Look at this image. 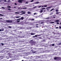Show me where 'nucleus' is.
I'll return each instance as SVG.
<instances>
[{"label":"nucleus","mask_w":61,"mask_h":61,"mask_svg":"<svg viewBox=\"0 0 61 61\" xmlns=\"http://www.w3.org/2000/svg\"><path fill=\"white\" fill-rule=\"evenodd\" d=\"M31 42L30 43L31 44V45H34L35 44V42L33 41L32 40L30 41Z\"/></svg>","instance_id":"nucleus-1"},{"label":"nucleus","mask_w":61,"mask_h":61,"mask_svg":"<svg viewBox=\"0 0 61 61\" xmlns=\"http://www.w3.org/2000/svg\"><path fill=\"white\" fill-rule=\"evenodd\" d=\"M6 22H9V23H12L13 22V21L12 20H6Z\"/></svg>","instance_id":"nucleus-2"},{"label":"nucleus","mask_w":61,"mask_h":61,"mask_svg":"<svg viewBox=\"0 0 61 61\" xmlns=\"http://www.w3.org/2000/svg\"><path fill=\"white\" fill-rule=\"evenodd\" d=\"M23 1H24L22 0H19L18 1V2L20 3H22V2H23Z\"/></svg>","instance_id":"nucleus-3"},{"label":"nucleus","mask_w":61,"mask_h":61,"mask_svg":"<svg viewBox=\"0 0 61 61\" xmlns=\"http://www.w3.org/2000/svg\"><path fill=\"white\" fill-rule=\"evenodd\" d=\"M33 57L34 58V57H35V58L36 59H38V58H39V57L37 56H34Z\"/></svg>","instance_id":"nucleus-4"},{"label":"nucleus","mask_w":61,"mask_h":61,"mask_svg":"<svg viewBox=\"0 0 61 61\" xmlns=\"http://www.w3.org/2000/svg\"><path fill=\"white\" fill-rule=\"evenodd\" d=\"M16 53V51H12V52H11V53H11L10 52V54H11V55H12V54H13V53Z\"/></svg>","instance_id":"nucleus-5"},{"label":"nucleus","mask_w":61,"mask_h":61,"mask_svg":"<svg viewBox=\"0 0 61 61\" xmlns=\"http://www.w3.org/2000/svg\"><path fill=\"white\" fill-rule=\"evenodd\" d=\"M40 24H43V23H44V21H43V20H41L40 21Z\"/></svg>","instance_id":"nucleus-6"},{"label":"nucleus","mask_w":61,"mask_h":61,"mask_svg":"<svg viewBox=\"0 0 61 61\" xmlns=\"http://www.w3.org/2000/svg\"><path fill=\"white\" fill-rule=\"evenodd\" d=\"M56 15H53V16H52V17H53V18H56Z\"/></svg>","instance_id":"nucleus-7"},{"label":"nucleus","mask_w":61,"mask_h":61,"mask_svg":"<svg viewBox=\"0 0 61 61\" xmlns=\"http://www.w3.org/2000/svg\"><path fill=\"white\" fill-rule=\"evenodd\" d=\"M59 57H56L54 58V60H56V59H58V58Z\"/></svg>","instance_id":"nucleus-8"},{"label":"nucleus","mask_w":61,"mask_h":61,"mask_svg":"<svg viewBox=\"0 0 61 61\" xmlns=\"http://www.w3.org/2000/svg\"><path fill=\"white\" fill-rule=\"evenodd\" d=\"M54 22H55L56 23V22H59V21L58 20H55Z\"/></svg>","instance_id":"nucleus-9"},{"label":"nucleus","mask_w":61,"mask_h":61,"mask_svg":"<svg viewBox=\"0 0 61 61\" xmlns=\"http://www.w3.org/2000/svg\"><path fill=\"white\" fill-rule=\"evenodd\" d=\"M24 17H22L21 18L20 20H24Z\"/></svg>","instance_id":"nucleus-10"},{"label":"nucleus","mask_w":61,"mask_h":61,"mask_svg":"<svg viewBox=\"0 0 61 61\" xmlns=\"http://www.w3.org/2000/svg\"><path fill=\"white\" fill-rule=\"evenodd\" d=\"M43 12V10H41L40 11V13H42Z\"/></svg>","instance_id":"nucleus-11"},{"label":"nucleus","mask_w":61,"mask_h":61,"mask_svg":"<svg viewBox=\"0 0 61 61\" xmlns=\"http://www.w3.org/2000/svg\"><path fill=\"white\" fill-rule=\"evenodd\" d=\"M36 3H35V4H38L39 3V2L38 1H36Z\"/></svg>","instance_id":"nucleus-12"},{"label":"nucleus","mask_w":61,"mask_h":61,"mask_svg":"<svg viewBox=\"0 0 61 61\" xmlns=\"http://www.w3.org/2000/svg\"><path fill=\"white\" fill-rule=\"evenodd\" d=\"M27 13L28 14H32V13H31V12H28Z\"/></svg>","instance_id":"nucleus-13"},{"label":"nucleus","mask_w":61,"mask_h":61,"mask_svg":"<svg viewBox=\"0 0 61 61\" xmlns=\"http://www.w3.org/2000/svg\"><path fill=\"white\" fill-rule=\"evenodd\" d=\"M25 14V13H21L20 14V15H24V14Z\"/></svg>","instance_id":"nucleus-14"},{"label":"nucleus","mask_w":61,"mask_h":61,"mask_svg":"<svg viewBox=\"0 0 61 61\" xmlns=\"http://www.w3.org/2000/svg\"><path fill=\"white\" fill-rule=\"evenodd\" d=\"M54 8H53L52 9H51V10H50V12H51V11H53V10H54Z\"/></svg>","instance_id":"nucleus-15"},{"label":"nucleus","mask_w":61,"mask_h":61,"mask_svg":"<svg viewBox=\"0 0 61 61\" xmlns=\"http://www.w3.org/2000/svg\"><path fill=\"white\" fill-rule=\"evenodd\" d=\"M56 14H60V12H57L56 13Z\"/></svg>","instance_id":"nucleus-16"},{"label":"nucleus","mask_w":61,"mask_h":61,"mask_svg":"<svg viewBox=\"0 0 61 61\" xmlns=\"http://www.w3.org/2000/svg\"><path fill=\"white\" fill-rule=\"evenodd\" d=\"M20 17L19 16H18L16 17H15V18H19V17Z\"/></svg>","instance_id":"nucleus-17"},{"label":"nucleus","mask_w":61,"mask_h":61,"mask_svg":"<svg viewBox=\"0 0 61 61\" xmlns=\"http://www.w3.org/2000/svg\"><path fill=\"white\" fill-rule=\"evenodd\" d=\"M22 33V32L21 31H19V33L18 34H21Z\"/></svg>","instance_id":"nucleus-18"},{"label":"nucleus","mask_w":61,"mask_h":61,"mask_svg":"<svg viewBox=\"0 0 61 61\" xmlns=\"http://www.w3.org/2000/svg\"><path fill=\"white\" fill-rule=\"evenodd\" d=\"M35 33H31V35H35Z\"/></svg>","instance_id":"nucleus-19"},{"label":"nucleus","mask_w":61,"mask_h":61,"mask_svg":"<svg viewBox=\"0 0 61 61\" xmlns=\"http://www.w3.org/2000/svg\"><path fill=\"white\" fill-rule=\"evenodd\" d=\"M52 6L50 7H48L46 8V9H47L48 8H51V7H52Z\"/></svg>","instance_id":"nucleus-20"},{"label":"nucleus","mask_w":61,"mask_h":61,"mask_svg":"<svg viewBox=\"0 0 61 61\" xmlns=\"http://www.w3.org/2000/svg\"><path fill=\"white\" fill-rule=\"evenodd\" d=\"M53 12H52L50 14V15H53Z\"/></svg>","instance_id":"nucleus-21"},{"label":"nucleus","mask_w":61,"mask_h":61,"mask_svg":"<svg viewBox=\"0 0 61 61\" xmlns=\"http://www.w3.org/2000/svg\"><path fill=\"white\" fill-rule=\"evenodd\" d=\"M26 8H27L26 7H25V8H23V9H26Z\"/></svg>","instance_id":"nucleus-22"},{"label":"nucleus","mask_w":61,"mask_h":61,"mask_svg":"<svg viewBox=\"0 0 61 61\" xmlns=\"http://www.w3.org/2000/svg\"><path fill=\"white\" fill-rule=\"evenodd\" d=\"M46 9V8H42L41 9V10H44V9Z\"/></svg>","instance_id":"nucleus-23"},{"label":"nucleus","mask_w":61,"mask_h":61,"mask_svg":"<svg viewBox=\"0 0 61 61\" xmlns=\"http://www.w3.org/2000/svg\"><path fill=\"white\" fill-rule=\"evenodd\" d=\"M7 8H11V6H7Z\"/></svg>","instance_id":"nucleus-24"},{"label":"nucleus","mask_w":61,"mask_h":61,"mask_svg":"<svg viewBox=\"0 0 61 61\" xmlns=\"http://www.w3.org/2000/svg\"><path fill=\"white\" fill-rule=\"evenodd\" d=\"M0 16H4V15L1 14H0Z\"/></svg>","instance_id":"nucleus-25"},{"label":"nucleus","mask_w":61,"mask_h":61,"mask_svg":"<svg viewBox=\"0 0 61 61\" xmlns=\"http://www.w3.org/2000/svg\"><path fill=\"white\" fill-rule=\"evenodd\" d=\"M25 11H22L20 12V13H25Z\"/></svg>","instance_id":"nucleus-26"},{"label":"nucleus","mask_w":61,"mask_h":61,"mask_svg":"<svg viewBox=\"0 0 61 61\" xmlns=\"http://www.w3.org/2000/svg\"><path fill=\"white\" fill-rule=\"evenodd\" d=\"M21 20V19H18L17 20Z\"/></svg>","instance_id":"nucleus-27"},{"label":"nucleus","mask_w":61,"mask_h":61,"mask_svg":"<svg viewBox=\"0 0 61 61\" xmlns=\"http://www.w3.org/2000/svg\"><path fill=\"white\" fill-rule=\"evenodd\" d=\"M56 12H58V10H56Z\"/></svg>","instance_id":"nucleus-28"},{"label":"nucleus","mask_w":61,"mask_h":61,"mask_svg":"<svg viewBox=\"0 0 61 61\" xmlns=\"http://www.w3.org/2000/svg\"><path fill=\"white\" fill-rule=\"evenodd\" d=\"M38 38H39V39H42V38L41 37H38Z\"/></svg>","instance_id":"nucleus-29"},{"label":"nucleus","mask_w":61,"mask_h":61,"mask_svg":"<svg viewBox=\"0 0 61 61\" xmlns=\"http://www.w3.org/2000/svg\"><path fill=\"white\" fill-rule=\"evenodd\" d=\"M47 5H45L44 6V7H47Z\"/></svg>","instance_id":"nucleus-30"},{"label":"nucleus","mask_w":61,"mask_h":61,"mask_svg":"<svg viewBox=\"0 0 61 61\" xmlns=\"http://www.w3.org/2000/svg\"><path fill=\"white\" fill-rule=\"evenodd\" d=\"M51 23H52V24H53V23H55V22H51Z\"/></svg>","instance_id":"nucleus-31"},{"label":"nucleus","mask_w":61,"mask_h":61,"mask_svg":"<svg viewBox=\"0 0 61 61\" xmlns=\"http://www.w3.org/2000/svg\"><path fill=\"white\" fill-rule=\"evenodd\" d=\"M4 2H7V1L6 0H4Z\"/></svg>","instance_id":"nucleus-32"},{"label":"nucleus","mask_w":61,"mask_h":61,"mask_svg":"<svg viewBox=\"0 0 61 61\" xmlns=\"http://www.w3.org/2000/svg\"><path fill=\"white\" fill-rule=\"evenodd\" d=\"M20 20H17V22H20Z\"/></svg>","instance_id":"nucleus-33"},{"label":"nucleus","mask_w":61,"mask_h":61,"mask_svg":"<svg viewBox=\"0 0 61 61\" xmlns=\"http://www.w3.org/2000/svg\"><path fill=\"white\" fill-rule=\"evenodd\" d=\"M8 27H9L10 28H11V26H8Z\"/></svg>","instance_id":"nucleus-34"},{"label":"nucleus","mask_w":61,"mask_h":61,"mask_svg":"<svg viewBox=\"0 0 61 61\" xmlns=\"http://www.w3.org/2000/svg\"><path fill=\"white\" fill-rule=\"evenodd\" d=\"M55 46V44H53L52 45V46Z\"/></svg>","instance_id":"nucleus-35"},{"label":"nucleus","mask_w":61,"mask_h":61,"mask_svg":"<svg viewBox=\"0 0 61 61\" xmlns=\"http://www.w3.org/2000/svg\"><path fill=\"white\" fill-rule=\"evenodd\" d=\"M33 1H34V0H31L30 1V2H33Z\"/></svg>","instance_id":"nucleus-36"},{"label":"nucleus","mask_w":61,"mask_h":61,"mask_svg":"<svg viewBox=\"0 0 61 61\" xmlns=\"http://www.w3.org/2000/svg\"><path fill=\"white\" fill-rule=\"evenodd\" d=\"M41 36V35H38L37 36Z\"/></svg>","instance_id":"nucleus-37"},{"label":"nucleus","mask_w":61,"mask_h":61,"mask_svg":"<svg viewBox=\"0 0 61 61\" xmlns=\"http://www.w3.org/2000/svg\"><path fill=\"white\" fill-rule=\"evenodd\" d=\"M2 8H3V9H5V8H4L3 7H2Z\"/></svg>","instance_id":"nucleus-38"},{"label":"nucleus","mask_w":61,"mask_h":61,"mask_svg":"<svg viewBox=\"0 0 61 61\" xmlns=\"http://www.w3.org/2000/svg\"><path fill=\"white\" fill-rule=\"evenodd\" d=\"M59 45H61V42L59 43Z\"/></svg>","instance_id":"nucleus-39"},{"label":"nucleus","mask_w":61,"mask_h":61,"mask_svg":"<svg viewBox=\"0 0 61 61\" xmlns=\"http://www.w3.org/2000/svg\"><path fill=\"white\" fill-rule=\"evenodd\" d=\"M56 24H59V22H57V23H56Z\"/></svg>","instance_id":"nucleus-40"},{"label":"nucleus","mask_w":61,"mask_h":61,"mask_svg":"<svg viewBox=\"0 0 61 61\" xmlns=\"http://www.w3.org/2000/svg\"><path fill=\"white\" fill-rule=\"evenodd\" d=\"M7 9L8 10H11V9H10L9 8V9Z\"/></svg>","instance_id":"nucleus-41"},{"label":"nucleus","mask_w":61,"mask_h":61,"mask_svg":"<svg viewBox=\"0 0 61 61\" xmlns=\"http://www.w3.org/2000/svg\"><path fill=\"white\" fill-rule=\"evenodd\" d=\"M34 19H32L31 20V21H34Z\"/></svg>","instance_id":"nucleus-42"},{"label":"nucleus","mask_w":61,"mask_h":61,"mask_svg":"<svg viewBox=\"0 0 61 61\" xmlns=\"http://www.w3.org/2000/svg\"><path fill=\"white\" fill-rule=\"evenodd\" d=\"M0 2H2V1H3V0H0Z\"/></svg>","instance_id":"nucleus-43"},{"label":"nucleus","mask_w":61,"mask_h":61,"mask_svg":"<svg viewBox=\"0 0 61 61\" xmlns=\"http://www.w3.org/2000/svg\"><path fill=\"white\" fill-rule=\"evenodd\" d=\"M37 8V6H35V7H33V8Z\"/></svg>","instance_id":"nucleus-44"},{"label":"nucleus","mask_w":61,"mask_h":61,"mask_svg":"<svg viewBox=\"0 0 61 61\" xmlns=\"http://www.w3.org/2000/svg\"><path fill=\"white\" fill-rule=\"evenodd\" d=\"M19 13H18L17 12H15V14H19Z\"/></svg>","instance_id":"nucleus-45"},{"label":"nucleus","mask_w":61,"mask_h":61,"mask_svg":"<svg viewBox=\"0 0 61 61\" xmlns=\"http://www.w3.org/2000/svg\"><path fill=\"white\" fill-rule=\"evenodd\" d=\"M1 44L2 45V46H4V44H3V43H1Z\"/></svg>","instance_id":"nucleus-46"},{"label":"nucleus","mask_w":61,"mask_h":61,"mask_svg":"<svg viewBox=\"0 0 61 61\" xmlns=\"http://www.w3.org/2000/svg\"><path fill=\"white\" fill-rule=\"evenodd\" d=\"M25 3L26 4H28V2H26Z\"/></svg>","instance_id":"nucleus-47"},{"label":"nucleus","mask_w":61,"mask_h":61,"mask_svg":"<svg viewBox=\"0 0 61 61\" xmlns=\"http://www.w3.org/2000/svg\"><path fill=\"white\" fill-rule=\"evenodd\" d=\"M37 36H38L37 35V36L36 35L35 36V37H37Z\"/></svg>","instance_id":"nucleus-48"},{"label":"nucleus","mask_w":61,"mask_h":61,"mask_svg":"<svg viewBox=\"0 0 61 61\" xmlns=\"http://www.w3.org/2000/svg\"><path fill=\"white\" fill-rule=\"evenodd\" d=\"M59 28H60V29H61V26H59Z\"/></svg>","instance_id":"nucleus-49"},{"label":"nucleus","mask_w":61,"mask_h":61,"mask_svg":"<svg viewBox=\"0 0 61 61\" xmlns=\"http://www.w3.org/2000/svg\"><path fill=\"white\" fill-rule=\"evenodd\" d=\"M58 27H56V29H58Z\"/></svg>","instance_id":"nucleus-50"},{"label":"nucleus","mask_w":61,"mask_h":61,"mask_svg":"<svg viewBox=\"0 0 61 61\" xmlns=\"http://www.w3.org/2000/svg\"><path fill=\"white\" fill-rule=\"evenodd\" d=\"M41 7V6H39L38 7V8H40V7Z\"/></svg>","instance_id":"nucleus-51"},{"label":"nucleus","mask_w":61,"mask_h":61,"mask_svg":"<svg viewBox=\"0 0 61 61\" xmlns=\"http://www.w3.org/2000/svg\"><path fill=\"white\" fill-rule=\"evenodd\" d=\"M15 5H17V4H16V3H15Z\"/></svg>","instance_id":"nucleus-52"},{"label":"nucleus","mask_w":61,"mask_h":61,"mask_svg":"<svg viewBox=\"0 0 61 61\" xmlns=\"http://www.w3.org/2000/svg\"><path fill=\"white\" fill-rule=\"evenodd\" d=\"M36 13H34V15H36Z\"/></svg>","instance_id":"nucleus-53"},{"label":"nucleus","mask_w":61,"mask_h":61,"mask_svg":"<svg viewBox=\"0 0 61 61\" xmlns=\"http://www.w3.org/2000/svg\"><path fill=\"white\" fill-rule=\"evenodd\" d=\"M43 12H46V10H43Z\"/></svg>","instance_id":"nucleus-54"},{"label":"nucleus","mask_w":61,"mask_h":61,"mask_svg":"<svg viewBox=\"0 0 61 61\" xmlns=\"http://www.w3.org/2000/svg\"><path fill=\"white\" fill-rule=\"evenodd\" d=\"M46 19H49V18H46Z\"/></svg>","instance_id":"nucleus-55"},{"label":"nucleus","mask_w":61,"mask_h":61,"mask_svg":"<svg viewBox=\"0 0 61 61\" xmlns=\"http://www.w3.org/2000/svg\"><path fill=\"white\" fill-rule=\"evenodd\" d=\"M36 51H34V52L33 53H36Z\"/></svg>","instance_id":"nucleus-56"},{"label":"nucleus","mask_w":61,"mask_h":61,"mask_svg":"<svg viewBox=\"0 0 61 61\" xmlns=\"http://www.w3.org/2000/svg\"><path fill=\"white\" fill-rule=\"evenodd\" d=\"M44 7V6H42L41 7V8H42V7Z\"/></svg>","instance_id":"nucleus-57"},{"label":"nucleus","mask_w":61,"mask_h":61,"mask_svg":"<svg viewBox=\"0 0 61 61\" xmlns=\"http://www.w3.org/2000/svg\"><path fill=\"white\" fill-rule=\"evenodd\" d=\"M2 30H1V29L0 30V32H1V31H2Z\"/></svg>","instance_id":"nucleus-58"},{"label":"nucleus","mask_w":61,"mask_h":61,"mask_svg":"<svg viewBox=\"0 0 61 61\" xmlns=\"http://www.w3.org/2000/svg\"><path fill=\"white\" fill-rule=\"evenodd\" d=\"M4 30L3 29V30H2V31H4Z\"/></svg>","instance_id":"nucleus-59"},{"label":"nucleus","mask_w":61,"mask_h":61,"mask_svg":"<svg viewBox=\"0 0 61 61\" xmlns=\"http://www.w3.org/2000/svg\"><path fill=\"white\" fill-rule=\"evenodd\" d=\"M38 25V24H36V25Z\"/></svg>","instance_id":"nucleus-60"},{"label":"nucleus","mask_w":61,"mask_h":61,"mask_svg":"<svg viewBox=\"0 0 61 61\" xmlns=\"http://www.w3.org/2000/svg\"><path fill=\"white\" fill-rule=\"evenodd\" d=\"M33 37H34V38L35 37V36H33Z\"/></svg>","instance_id":"nucleus-61"},{"label":"nucleus","mask_w":61,"mask_h":61,"mask_svg":"<svg viewBox=\"0 0 61 61\" xmlns=\"http://www.w3.org/2000/svg\"><path fill=\"white\" fill-rule=\"evenodd\" d=\"M36 27H38V26H36Z\"/></svg>","instance_id":"nucleus-62"},{"label":"nucleus","mask_w":61,"mask_h":61,"mask_svg":"<svg viewBox=\"0 0 61 61\" xmlns=\"http://www.w3.org/2000/svg\"><path fill=\"white\" fill-rule=\"evenodd\" d=\"M0 19H2V18H0Z\"/></svg>","instance_id":"nucleus-63"},{"label":"nucleus","mask_w":61,"mask_h":61,"mask_svg":"<svg viewBox=\"0 0 61 61\" xmlns=\"http://www.w3.org/2000/svg\"><path fill=\"white\" fill-rule=\"evenodd\" d=\"M60 25H61V22L60 23Z\"/></svg>","instance_id":"nucleus-64"}]
</instances>
